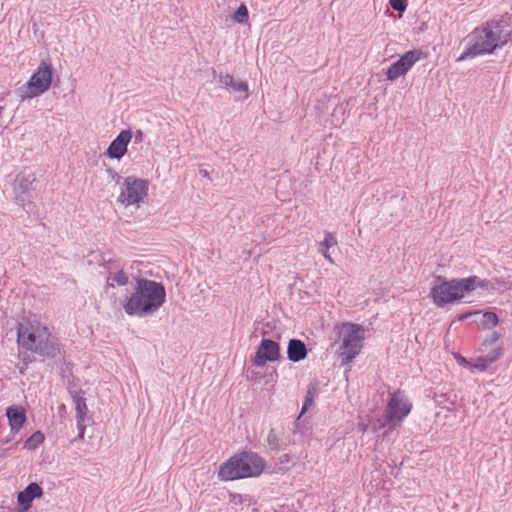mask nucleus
<instances>
[{
	"label": "nucleus",
	"instance_id": "nucleus-16",
	"mask_svg": "<svg viewBox=\"0 0 512 512\" xmlns=\"http://www.w3.org/2000/svg\"><path fill=\"white\" fill-rule=\"evenodd\" d=\"M307 357V347L299 339H290L287 346V358L292 362H299Z\"/></svg>",
	"mask_w": 512,
	"mask_h": 512
},
{
	"label": "nucleus",
	"instance_id": "nucleus-3",
	"mask_svg": "<svg viewBox=\"0 0 512 512\" xmlns=\"http://www.w3.org/2000/svg\"><path fill=\"white\" fill-rule=\"evenodd\" d=\"M17 342L26 351H31L43 358H55L60 354V347L56 337L52 336L48 328L39 323H19L17 329Z\"/></svg>",
	"mask_w": 512,
	"mask_h": 512
},
{
	"label": "nucleus",
	"instance_id": "nucleus-13",
	"mask_svg": "<svg viewBox=\"0 0 512 512\" xmlns=\"http://www.w3.org/2000/svg\"><path fill=\"white\" fill-rule=\"evenodd\" d=\"M133 137L129 129L122 130L117 137L110 143L106 155L110 159L120 160L127 152V146Z\"/></svg>",
	"mask_w": 512,
	"mask_h": 512
},
{
	"label": "nucleus",
	"instance_id": "nucleus-27",
	"mask_svg": "<svg viewBox=\"0 0 512 512\" xmlns=\"http://www.w3.org/2000/svg\"><path fill=\"white\" fill-rule=\"evenodd\" d=\"M267 443L272 450L277 451L279 449V438L273 430H270L267 435Z\"/></svg>",
	"mask_w": 512,
	"mask_h": 512
},
{
	"label": "nucleus",
	"instance_id": "nucleus-18",
	"mask_svg": "<svg viewBox=\"0 0 512 512\" xmlns=\"http://www.w3.org/2000/svg\"><path fill=\"white\" fill-rule=\"evenodd\" d=\"M502 354V347L493 348L485 356L478 357L474 367L479 370H486L490 364L495 362Z\"/></svg>",
	"mask_w": 512,
	"mask_h": 512
},
{
	"label": "nucleus",
	"instance_id": "nucleus-6",
	"mask_svg": "<svg viewBox=\"0 0 512 512\" xmlns=\"http://www.w3.org/2000/svg\"><path fill=\"white\" fill-rule=\"evenodd\" d=\"M338 334L342 340V344L339 347L341 365H348L362 350L365 329L359 324L344 322L339 327Z\"/></svg>",
	"mask_w": 512,
	"mask_h": 512
},
{
	"label": "nucleus",
	"instance_id": "nucleus-24",
	"mask_svg": "<svg viewBox=\"0 0 512 512\" xmlns=\"http://www.w3.org/2000/svg\"><path fill=\"white\" fill-rule=\"evenodd\" d=\"M232 18L236 23H240V24L246 23L249 18V13H248V9H247L246 5L241 4L237 8L235 13L233 14Z\"/></svg>",
	"mask_w": 512,
	"mask_h": 512
},
{
	"label": "nucleus",
	"instance_id": "nucleus-2",
	"mask_svg": "<svg viewBox=\"0 0 512 512\" xmlns=\"http://www.w3.org/2000/svg\"><path fill=\"white\" fill-rule=\"evenodd\" d=\"M166 291L162 283L145 278L136 280L134 291L123 305L129 316L146 317L152 315L164 304Z\"/></svg>",
	"mask_w": 512,
	"mask_h": 512
},
{
	"label": "nucleus",
	"instance_id": "nucleus-17",
	"mask_svg": "<svg viewBox=\"0 0 512 512\" xmlns=\"http://www.w3.org/2000/svg\"><path fill=\"white\" fill-rule=\"evenodd\" d=\"M6 416L12 432H18L26 421V414L22 408L9 407L6 410Z\"/></svg>",
	"mask_w": 512,
	"mask_h": 512
},
{
	"label": "nucleus",
	"instance_id": "nucleus-11",
	"mask_svg": "<svg viewBox=\"0 0 512 512\" xmlns=\"http://www.w3.org/2000/svg\"><path fill=\"white\" fill-rule=\"evenodd\" d=\"M422 51L413 49L402 55L396 62H394L386 72L387 79L395 81L399 77L405 75L408 70L418 61L422 56Z\"/></svg>",
	"mask_w": 512,
	"mask_h": 512
},
{
	"label": "nucleus",
	"instance_id": "nucleus-8",
	"mask_svg": "<svg viewBox=\"0 0 512 512\" xmlns=\"http://www.w3.org/2000/svg\"><path fill=\"white\" fill-rule=\"evenodd\" d=\"M52 71V65L42 60L28 82L18 88L17 93L21 100L31 99L46 92L51 86Z\"/></svg>",
	"mask_w": 512,
	"mask_h": 512
},
{
	"label": "nucleus",
	"instance_id": "nucleus-33",
	"mask_svg": "<svg viewBox=\"0 0 512 512\" xmlns=\"http://www.w3.org/2000/svg\"><path fill=\"white\" fill-rule=\"evenodd\" d=\"M144 134L141 130H138L134 135V141L140 143L143 141Z\"/></svg>",
	"mask_w": 512,
	"mask_h": 512
},
{
	"label": "nucleus",
	"instance_id": "nucleus-5",
	"mask_svg": "<svg viewBox=\"0 0 512 512\" xmlns=\"http://www.w3.org/2000/svg\"><path fill=\"white\" fill-rule=\"evenodd\" d=\"M265 460L254 452L237 454L220 466L218 476L225 481L259 476Z\"/></svg>",
	"mask_w": 512,
	"mask_h": 512
},
{
	"label": "nucleus",
	"instance_id": "nucleus-1",
	"mask_svg": "<svg viewBox=\"0 0 512 512\" xmlns=\"http://www.w3.org/2000/svg\"><path fill=\"white\" fill-rule=\"evenodd\" d=\"M506 23L505 17H501L499 20L487 21L482 27L474 29L469 35L466 50L458 57L457 61L491 54L496 49L512 42V30L506 29Z\"/></svg>",
	"mask_w": 512,
	"mask_h": 512
},
{
	"label": "nucleus",
	"instance_id": "nucleus-15",
	"mask_svg": "<svg viewBox=\"0 0 512 512\" xmlns=\"http://www.w3.org/2000/svg\"><path fill=\"white\" fill-rule=\"evenodd\" d=\"M107 264L109 265L108 268V276H107V289L108 288H115V286H125L129 282V275L124 272L122 269L113 271L115 262H113L111 259L107 261ZM117 267L115 266V269Z\"/></svg>",
	"mask_w": 512,
	"mask_h": 512
},
{
	"label": "nucleus",
	"instance_id": "nucleus-31",
	"mask_svg": "<svg viewBox=\"0 0 512 512\" xmlns=\"http://www.w3.org/2000/svg\"><path fill=\"white\" fill-rule=\"evenodd\" d=\"M85 421H86V419H83L81 421L79 419H76L77 429H78V437H77V439H83L84 438L85 429H86Z\"/></svg>",
	"mask_w": 512,
	"mask_h": 512
},
{
	"label": "nucleus",
	"instance_id": "nucleus-10",
	"mask_svg": "<svg viewBox=\"0 0 512 512\" xmlns=\"http://www.w3.org/2000/svg\"><path fill=\"white\" fill-rule=\"evenodd\" d=\"M123 186L124 190L118 199L127 206L139 203L147 195L148 182L146 180L129 176L125 178Z\"/></svg>",
	"mask_w": 512,
	"mask_h": 512
},
{
	"label": "nucleus",
	"instance_id": "nucleus-19",
	"mask_svg": "<svg viewBox=\"0 0 512 512\" xmlns=\"http://www.w3.org/2000/svg\"><path fill=\"white\" fill-rule=\"evenodd\" d=\"M71 396L75 405L76 419H79L80 421L87 419L88 408L86 405V399L83 397V392L73 391L71 392Z\"/></svg>",
	"mask_w": 512,
	"mask_h": 512
},
{
	"label": "nucleus",
	"instance_id": "nucleus-14",
	"mask_svg": "<svg viewBox=\"0 0 512 512\" xmlns=\"http://www.w3.org/2000/svg\"><path fill=\"white\" fill-rule=\"evenodd\" d=\"M43 495V489L36 483H30L23 491H20L17 495V504L19 506L18 512H27L34 499L41 498Z\"/></svg>",
	"mask_w": 512,
	"mask_h": 512
},
{
	"label": "nucleus",
	"instance_id": "nucleus-20",
	"mask_svg": "<svg viewBox=\"0 0 512 512\" xmlns=\"http://www.w3.org/2000/svg\"><path fill=\"white\" fill-rule=\"evenodd\" d=\"M319 391H320V389H319V386L317 383H310L308 385L305 400L302 405V409H301L299 418L313 405L315 398L319 394Z\"/></svg>",
	"mask_w": 512,
	"mask_h": 512
},
{
	"label": "nucleus",
	"instance_id": "nucleus-29",
	"mask_svg": "<svg viewBox=\"0 0 512 512\" xmlns=\"http://www.w3.org/2000/svg\"><path fill=\"white\" fill-rule=\"evenodd\" d=\"M19 357L21 358V360L23 362V365L19 366V372L21 374H24L28 367V364L31 363L33 361V359L26 352L25 353L20 352Z\"/></svg>",
	"mask_w": 512,
	"mask_h": 512
},
{
	"label": "nucleus",
	"instance_id": "nucleus-9",
	"mask_svg": "<svg viewBox=\"0 0 512 512\" xmlns=\"http://www.w3.org/2000/svg\"><path fill=\"white\" fill-rule=\"evenodd\" d=\"M411 409L412 404L409 402L405 393L399 389L396 390L390 395L385 411L387 424L401 422L410 413Z\"/></svg>",
	"mask_w": 512,
	"mask_h": 512
},
{
	"label": "nucleus",
	"instance_id": "nucleus-32",
	"mask_svg": "<svg viewBox=\"0 0 512 512\" xmlns=\"http://www.w3.org/2000/svg\"><path fill=\"white\" fill-rule=\"evenodd\" d=\"M107 173L109 174V176H111L113 180L119 181V179L121 178L120 175L111 168L107 169Z\"/></svg>",
	"mask_w": 512,
	"mask_h": 512
},
{
	"label": "nucleus",
	"instance_id": "nucleus-4",
	"mask_svg": "<svg viewBox=\"0 0 512 512\" xmlns=\"http://www.w3.org/2000/svg\"><path fill=\"white\" fill-rule=\"evenodd\" d=\"M437 279L441 280V283L434 285L430 290V296L437 307H444L446 304L458 301L477 288L495 289L491 281L481 279L475 275L449 281L442 279V277Z\"/></svg>",
	"mask_w": 512,
	"mask_h": 512
},
{
	"label": "nucleus",
	"instance_id": "nucleus-22",
	"mask_svg": "<svg viewBox=\"0 0 512 512\" xmlns=\"http://www.w3.org/2000/svg\"><path fill=\"white\" fill-rule=\"evenodd\" d=\"M45 440V436L41 431L34 432L24 443V448L29 450L36 449Z\"/></svg>",
	"mask_w": 512,
	"mask_h": 512
},
{
	"label": "nucleus",
	"instance_id": "nucleus-12",
	"mask_svg": "<svg viewBox=\"0 0 512 512\" xmlns=\"http://www.w3.org/2000/svg\"><path fill=\"white\" fill-rule=\"evenodd\" d=\"M280 358V346L271 339H262L255 353L253 364L258 367L274 362Z\"/></svg>",
	"mask_w": 512,
	"mask_h": 512
},
{
	"label": "nucleus",
	"instance_id": "nucleus-21",
	"mask_svg": "<svg viewBox=\"0 0 512 512\" xmlns=\"http://www.w3.org/2000/svg\"><path fill=\"white\" fill-rule=\"evenodd\" d=\"M337 245L336 237L331 233H326L323 241L319 242L318 251L321 253L330 263H333L331 256L328 251L330 248Z\"/></svg>",
	"mask_w": 512,
	"mask_h": 512
},
{
	"label": "nucleus",
	"instance_id": "nucleus-7",
	"mask_svg": "<svg viewBox=\"0 0 512 512\" xmlns=\"http://www.w3.org/2000/svg\"><path fill=\"white\" fill-rule=\"evenodd\" d=\"M39 182L34 173L22 171L13 181L15 203L21 206L27 213H31L35 207L32 199L37 195Z\"/></svg>",
	"mask_w": 512,
	"mask_h": 512
},
{
	"label": "nucleus",
	"instance_id": "nucleus-26",
	"mask_svg": "<svg viewBox=\"0 0 512 512\" xmlns=\"http://www.w3.org/2000/svg\"><path fill=\"white\" fill-rule=\"evenodd\" d=\"M234 92L243 93V98L248 97V84L246 81L243 80H235L234 85H231L230 87Z\"/></svg>",
	"mask_w": 512,
	"mask_h": 512
},
{
	"label": "nucleus",
	"instance_id": "nucleus-30",
	"mask_svg": "<svg viewBox=\"0 0 512 512\" xmlns=\"http://www.w3.org/2000/svg\"><path fill=\"white\" fill-rule=\"evenodd\" d=\"M390 6L398 12H404L406 10V1L405 0H389Z\"/></svg>",
	"mask_w": 512,
	"mask_h": 512
},
{
	"label": "nucleus",
	"instance_id": "nucleus-34",
	"mask_svg": "<svg viewBox=\"0 0 512 512\" xmlns=\"http://www.w3.org/2000/svg\"><path fill=\"white\" fill-rule=\"evenodd\" d=\"M471 314L470 313H464L458 316V320L462 321L466 318H468Z\"/></svg>",
	"mask_w": 512,
	"mask_h": 512
},
{
	"label": "nucleus",
	"instance_id": "nucleus-23",
	"mask_svg": "<svg viewBox=\"0 0 512 512\" xmlns=\"http://www.w3.org/2000/svg\"><path fill=\"white\" fill-rule=\"evenodd\" d=\"M501 335L497 331L491 332V334L483 341L482 343V351H490L493 348H498L499 346H495L499 341Z\"/></svg>",
	"mask_w": 512,
	"mask_h": 512
},
{
	"label": "nucleus",
	"instance_id": "nucleus-35",
	"mask_svg": "<svg viewBox=\"0 0 512 512\" xmlns=\"http://www.w3.org/2000/svg\"><path fill=\"white\" fill-rule=\"evenodd\" d=\"M199 173H200V175H202L203 177H208V176H209V173H208V171H207V170H203V169H201Z\"/></svg>",
	"mask_w": 512,
	"mask_h": 512
},
{
	"label": "nucleus",
	"instance_id": "nucleus-25",
	"mask_svg": "<svg viewBox=\"0 0 512 512\" xmlns=\"http://www.w3.org/2000/svg\"><path fill=\"white\" fill-rule=\"evenodd\" d=\"M498 316L494 312H486L483 314L482 325L492 328L498 324Z\"/></svg>",
	"mask_w": 512,
	"mask_h": 512
},
{
	"label": "nucleus",
	"instance_id": "nucleus-28",
	"mask_svg": "<svg viewBox=\"0 0 512 512\" xmlns=\"http://www.w3.org/2000/svg\"><path fill=\"white\" fill-rule=\"evenodd\" d=\"M218 81L220 84H222L224 87H231V85H234V77L230 74H220L218 76Z\"/></svg>",
	"mask_w": 512,
	"mask_h": 512
}]
</instances>
